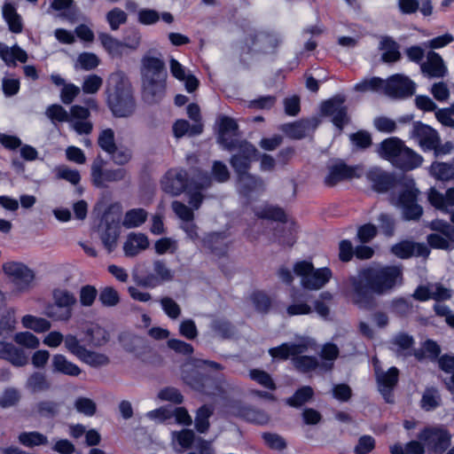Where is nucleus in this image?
<instances>
[{"mask_svg":"<svg viewBox=\"0 0 454 454\" xmlns=\"http://www.w3.org/2000/svg\"><path fill=\"white\" fill-rule=\"evenodd\" d=\"M231 408L235 410L236 416L249 423L263 426L270 420L269 415L264 411L245 405L239 401H234Z\"/></svg>","mask_w":454,"mask_h":454,"instance_id":"21","label":"nucleus"},{"mask_svg":"<svg viewBox=\"0 0 454 454\" xmlns=\"http://www.w3.org/2000/svg\"><path fill=\"white\" fill-rule=\"evenodd\" d=\"M164 192L178 196L191 188V177L184 168L168 169L160 180Z\"/></svg>","mask_w":454,"mask_h":454,"instance_id":"12","label":"nucleus"},{"mask_svg":"<svg viewBox=\"0 0 454 454\" xmlns=\"http://www.w3.org/2000/svg\"><path fill=\"white\" fill-rule=\"evenodd\" d=\"M147 211L144 208H132L125 213L122 224L127 229L141 226L147 220Z\"/></svg>","mask_w":454,"mask_h":454,"instance_id":"37","label":"nucleus"},{"mask_svg":"<svg viewBox=\"0 0 454 454\" xmlns=\"http://www.w3.org/2000/svg\"><path fill=\"white\" fill-rule=\"evenodd\" d=\"M54 303L47 307V316L54 320L68 321L73 306L76 303L74 294L66 289L56 288L52 292Z\"/></svg>","mask_w":454,"mask_h":454,"instance_id":"9","label":"nucleus"},{"mask_svg":"<svg viewBox=\"0 0 454 454\" xmlns=\"http://www.w3.org/2000/svg\"><path fill=\"white\" fill-rule=\"evenodd\" d=\"M440 395L434 387H427L420 400V406L423 410L429 411L440 405Z\"/></svg>","mask_w":454,"mask_h":454,"instance_id":"50","label":"nucleus"},{"mask_svg":"<svg viewBox=\"0 0 454 454\" xmlns=\"http://www.w3.org/2000/svg\"><path fill=\"white\" fill-rule=\"evenodd\" d=\"M19 441L22 445L29 448L48 443L47 436L36 431L20 433Z\"/></svg>","mask_w":454,"mask_h":454,"instance_id":"46","label":"nucleus"},{"mask_svg":"<svg viewBox=\"0 0 454 454\" xmlns=\"http://www.w3.org/2000/svg\"><path fill=\"white\" fill-rule=\"evenodd\" d=\"M98 39L106 51L112 56L121 57L122 55V42L107 33H100Z\"/></svg>","mask_w":454,"mask_h":454,"instance_id":"38","label":"nucleus"},{"mask_svg":"<svg viewBox=\"0 0 454 454\" xmlns=\"http://www.w3.org/2000/svg\"><path fill=\"white\" fill-rule=\"evenodd\" d=\"M86 340L94 347H101L109 340L108 332L98 324L91 325L85 331Z\"/></svg>","mask_w":454,"mask_h":454,"instance_id":"35","label":"nucleus"},{"mask_svg":"<svg viewBox=\"0 0 454 454\" xmlns=\"http://www.w3.org/2000/svg\"><path fill=\"white\" fill-rule=\"evenodd\" d=\"M160 19V12L154 9L143 8L137 12V22L144 26L154 25Z\"/></svg>","mask_w":454,"mask_h":454,"instance_id":"60","label":"nucleus"},{"mask_svg":"<svg viewBox=\"0 0 454 454\" xmlns=\"http://www.w3.org/2000/svg\"><path fill=\"white\" fill-rule=\"evenodd\" d=\"M411 134L419 142L421 150L425 153L431 152L434 144L439 142L440 135L438 131L420 121L413 122Z\"/></svg>","mask_w":454,"mask_h":454,"instance_id":"18","label":"nucleus"},{"mask_svg":"<svg viewBox=\"0 0 454 454\" xmlns=\"http://www.w3.org/2000/svg\"><path fill=\"white\" fill-rule=\"evenodd\" d=\"M106 103L115 118H128L137 109L134 90L129 78L121 72L112 74L106 88Z\"/></svg>","mask_w":454,"mask_h":454,"instance_id":"2","label":"nucleus"},{"mask_svg":"<svg viewBox=\"0 0 454 454\" xmlns=\"http://www.w3.org/2000/svg\"><path fill=\"white\" fill-rule=\"evenodd\" d=\"M60 403L55 401L43 400L35 404L36 413L45 419H53L59 412Z\"/></svg>","mask_w":454,"mask_h":454,"instance_id":"45","label":"nucleus"},{"mask_svg":"<svg viewBox=\"0 0 454 454\" xmlns=\"http://www.w3.org/2000/svg\"><path fill=\"white\" fill-rule=\"evenodd\" d=\"M351 144L358 150H365L372 144L371 134L364 129L351 133L349 135Z\"/></svg>","mask_w":454,"mask_h":454,"instance_id":"52","label":"nucleus"},{"mask_svg":"<svg viewBox=\"0 0 454 454\" xmlns=\"http://www.w3.org/2000/svg\"><path fill=\"white\" fill-rule=\"evenodd\" d=\"M290 298L293 303L286 308V313L290 317L309 315L312 312L311 307L308 304L309 295L304 291L294 287Z\"/></svg>","mask_w":454,"mask_h":454,"instance_id":"24","label":"nucleus"},{"mask_svg":"<svg viewBox=\"0 0 454 454\" xmlns=\"http://www.w3.org/2000/svg\"><path fill=\"white\" fill-rule=\"evenodd\" d=\"M424 446L434 453H443L450 446L451 436L447 429L425 427L418 435Z\"/></svg>","mask_w":454,"mask_h":454,"instance_id":"11","label":"nucleus"},{"mask_svg":"<svg viewBox=\"0 0 454 454\" xmlns=\"http://www.w3.org/2000/svg\"><path fill=\"white\" fill-rule=\"evenodd\" d=\"M366 178L371 184L372 190L379 194L393 192L396 188L404 189L410 181L414 180L404 174L398 175L379 167L370 168L366 173Z\"/></svg>","mask_w":454,"mask_h":454,"instance_id":"6","label":"nucleus"},{"mask_svg":"<svg viewBox=\"0 0 454 454\" xmlns=\"http://www.w3.org/2000/svg\"><path fill=\"white\" fill-rule=\"evenodd\" d=\"M298 225L292 221L286 225H278L273 231L274 240L281 247H292L297 240Z\"/></svg>","mask_w":454,"mask_h":454,"instance_id":"25","label":"nucleus"},{"mask_svg":"<svg viewBox=\"0 0 454 454\" xmlns=\"http://www.w3.org/2000/svg\"><path fill=\"white\" fill-rule=\"evenodd\" d=\"M21 322L25 328L31 329L35 333H45L49 331L51 326L47 319L32 315H25Z\"/></svg>","mask_w":454,"mask_h":454,"instance_id":"43","label":"nucleus"},{"mask_svg":"<svg viewBox=\"0 0 454 454\" xmlns=\"http://www.w3.org/2000/svg\"><path fill=\"white\" fill-rule=\"evenodd\" d=\"M379 48L383 51L381 60L385 63H395L401 59L399 44L391 36H382Z\"/></svg>","mask_w":454,"mask_h":454,"instance_id":"32","label":"nucleus"},{"mask_svg":"<svg viewBox=\"0 0 454 454\" xmlns=\"http://www.w3.org/2000/svg\"><path fill=\"white\" fill-rule=\"evenodd\" d=\"M376 446L375 439L369 434L359 437L356 445L354 448L355 454H369Z\"/></svg>","mask_w":454,"mask_h":454,"instance_id":"63","label":"nucleus"},{"mask_svg":"<svg viewBox=\"0 0 454 454\" xmlns=\"http://www.w3.org/2000/svg\"><path fill=\"white\" fill-rule=\"evenodd\" d=\"M235 173L238 177L239 193L247 199H250L251 195L263 185L262 178L250 174L249 171Z\"/></svg>","mask_w":454,"mask_h":454,"instance_id":"26","label":"nucleus"},{"mask_svg":"<svg viewBox=\"0 0 454 454\" xmlns=\"http://www.w3.org/2000/svg\"><path fill=\"white\" fill-rule=\"evenodd\" d=\"M27 385L34 393L46 391L51 387L46 376L39 372H35L28 377Z\"/></svg>","mask_w":454,"mask_h":454,"instance_id":"51","label":"nucleus"},{"mask_svg":"<svg viewBox=\"0 0 454 454\" xmlns=\"http://www.w3.org/2000/svg\"><path fill=\"white\" fill-rule=\"evenodd\" d=\"M249 376L253 380L270 390H275L277 388L276 383L271 376L263 370L252 369L249 372Z\"/></svg>","mask_w":454,"mask_h":454,"instance_id":"54","label":"nucleus"},{"mask_svg":"<svg viewBox=\"0 0 454 454\" xmlns=\"http://www.w3.org/2000/svg\"><path fill=\"white\" fill-rule=\"evenodd\" d=\"M98 146L106 153H113L116 151L114 132L112 129H103L98 138Z\"/></svg>","mask_w":454,"mask_h":454,"instance_id":"48","label":"nucleus"},{"mask_svg":"<svg viewBox=\"0 0 454 454\" xmlns=\"http://www.w3.org/2000/svg\"><path fill=\"white\" fill-rule=\"evenodd\" d=\"M403 282L401 265L363 267L358 270L356 276H350L348 279L352 303L364 310H372L377 307L375 295L389 294Z\"/></svg>","mask_w":454,"mask_h":454,"instance_id":"1","label":"nucleus"},{"mask_svg":"<svg viewBox=\"0 0 454 454\" xmlns=\"http://www.w3.org/2000/svg\"><path fill=\"white\" fill-rule=\"evenodd\" d=\"M0 58L8 67H16V61L26 63L27 61V53L18 44L12 47L0 43Z\"/></svg>","mask_w":454,"mask_h":454,"instance_id":"29","label":"nucleus"},{"mask_svg":"<svg viewBox=\"0 0 454 454\" xmlns=\"http://www.w3.org/2000/svg\"><path fill=\"white\" fill-rule=\"evenodd\" d=\"M52 371L67 376L76 377L80 375V367L68 361L62 354H56L52 357Z\"/></svg>","mask_w":454,"mask_h":454,"instance_id":"33","label":"nucleus"},{"mask_svg":"<svg viewBox=\"0 0 454 454\" xmlns=\"http://www.w3.org/2000/svg\"><path fill=\"white\" fill-rule=\"evenodd\" d=\"M106 20L111 30L116 31L128 20V14L119 7H114L106 14Z\"/></svg>","mask_w":454,"mask_h":454,"instance_id":"47","label":"nucleus"},{"mask_svg":"<svg viewBox=\"0 0 454 454\" xmlns=\"http://www.w3.org/2000/svg\"><path fill=\"white\" fill-rule=\"evenodd\" d=\"M98 299L105 307H114L120 302V295L112 286L104 287L99 293Z\"/></svg>","mask_w":454,"mask_h":454,"instance_id":"56","label":"nucleus"},{"mask_svg":"<svg viewBox=\"0 0 454 454\" xmlns=\"http://www.w3.org/2000/svg\"><path fill=\"white\" fill-rule=\"evenodd\" d=\"M309 127V121L308 120H300L286 124L284 130L291 138L302 139L306 137Z\"/></svg>","mask_w":454,"mask_h":454,"instance_id":"44","label":"nucleus"},{"mask_svg":"<svg viewBox=\"0 0 454 454\" xmlns=\"http://www.w3.org/2000/svg\"><path fill=\"white\" fill-rule=\"evenodd\" d=\"M3 270L4 274L12 278V282L18 292L28 290L35 279L34 271L22 262H5L3 265Z\"/></svg>","mask_w":454,"mask_h":454,"instance_id":"13","label":"nucleus"},{"mask_svg":"<svg viewBox=\"0 0 454 454\" xmlns=\"http://www.w3.org/2000/svg\"><path fill=\"white\" fill-rule=\"evenodd\" d=\"M292 362L294 368L301 373L310 372L319 366L317 358L313 356H300L299 354L292 357Z\"/></svg>","mask_w":454,"mask_h":454,"instance_id":"40","label":"nucleus"},{"mask_svg":"<svg viewBox=\"0 0 454 454\" xmlns=\"http://www.w3.org/2000/svg\"><path fill=\"white\" fill-rule=\"evenodd\" d=\"M356 176H357L356 167L348 166L344 161H339L329 168L324 183L328 187H333L341 181L350 180Z\"/></svg>","mask_w":454,"mask_h":454,"instance_id":"20","label":"nucleus"},{"mask_svg":"<svg viewBox=\"0 0 454 454\" xmlns=\"http://www.w3.org/2000/svg\"><path fill=\"white\" fill-rule=\"evenodd\" d=\"M302 351V347L300 344L285 342L279 346L270 348L269 354L273 359L287 360L290 356L294 357Z\"/></svg>","mask_w":454,"mask_h":454,"instance_id":"34","label":"nucleus"},{"mask_svg":"<svg viewBox=\"0 0 454 454\" xmlns=\"http://www.w3.org/2000/svg\"><path fill=\"white\" fill-rule=\"evenodd\" d=\"M345 101L346 98L343 95L337 94L322 101L320 104L321 115L332 117L333 124L340 131L350 121Z\"/></svg>","mask_w":454,"mask_h":454,"instance_id":"10","label":"nucleus"},{"mask_svg":"<svg viewBox=\"0 0 454 454\" xmlns=\"http://www.w3.org/2000/svg\"><path fill=\"white\" fill-rule=\"evenodd\" d=\"M4 360L9 361L14 366L21 367L28 363V356L22 348H17L12 344Z\"/></svg>","mask_w":454,"mask_h":454,"instance_id":"57","label":"nucleus"},{"mask_svg":"<svg viewBox=\"0 0 454 454\" xmlns=\"http://www.w3.org/2000/svg\"><path fill=\"white\" fill-rule=\"evenodd\" d=\"M332 276V270L328 267L314 268L309 278L303 282L302 286L308 290H318L330 281Z\"/></svg>","mask_w":454,"mask_h":454,"instance_id":"30","label":"nucleus"},{"mask_svg":"<svg viewBox=\"0 0 454 454\" xmlns=\"http://www.w3.org/2000/svg\"><path fill=\"white\" fill-rule=\"evenodd\" d=\"M399 380V370L395 366L377 375L379 391L387 403H393V391Z\"/></svg>","mask_w":454,"mask_h":454,"instance_id":"22","label":"nucleus"},{"mask_svg":"<svg viewBox=\"0 0 454 454\" xmlns=\"http://www.w3.org/2000/svg\"><path fill=\"white\" fill-rule=\"evenodd\" d=\"M227 235L224 231H211L202 238L201 245L211 254L218 259L227 258L231 241H226Z\"/></svg>","mask_w":454,"mask_h":454,"instance_id":"17","label":"nucleus"},{"mask_svg":"<svg viewBox=\"0 0 454 454\" xmlns=\"http://www.w3.org/2000/svg\"><path fill=\"white\" fill-rule=\"evenodd\" d=\"M390 253L399 259L406 260L413 256L427 257L430 254V249L424 243L403 239L394 244L390 247Z\"/></svg>","mask_w":454,"mask_h":454,"instance_id":"19","label":"nucleus"},{"mask_svg":"<svg viewBox=\"0 0 454 454\" xmlns=\"http://www.w3.org/2000/svg\"><path fill=\"white\" fill-rule=\"evenodd\" d=\"M313 395V388L310 386H303L286 399V403L291 407L299 408L312 399Z\"/></svg>","mask_w":454,"mask_h":454,"instance_id":"39","label":"nucleus"},{"mask_svg":"<svg viewBox=\"0 0 454 454\" xmlns=\"http://www.w3.org/2000/svg\"><path fill=\"white\" fill-rule=\"evenodd\" d=\"M420 192L415 180L410 181L404 189L400 190L396 204L402 209L403 218L406 221H419L423 215V207L418 203Z\"/></svg>","mask_w":454,"mask_h":454,"instance_id":"7","label":"nucleus"},{"mask_svg":"<svg viewBox=\"0 0 454 454\" xmlns=\"http://www.w3.org/2000/svg\"><path fill=\"white\" fill-rule=\"evenodd\" d=\"M106 161L98 156L91 165V181L98 188L106 187V183L118 182L125 178L127 171L124 168L105 169Z\"/></svg>","mask_w":454,"mask_h":454,"instance_id":"14","label":"nucleus"},{"mask_svg":"<svg viewBox=\"0 0 454 454\" xmlns=\"http://www.w3.org/2000/svg\"><path fill=\"white\" fill-rule=\"evenodd\" d=\"M79 359L93 367L107 365L110 362L109 357L106 355L89 349H86L84 354Z\"/></svg>","mask_w":454,"mask_h":454,"instance_id":"53","label":"nucleus"},{"mask_svg":"<svg viewBox=\"0 0 454 454\" xmlns=\"http://www.w3.org/2000/svg\"><path fill=\"white\" fill-rule=\"evenodd\" d=\"M277 102V97L273 95L260 96L248 101L247 107L256 110H270Z\"/></svg>","mask_w":454,"mask_h":454,"instance_id":"55","label":"nucleus"},{"mask_svg":"<svg viewBox=\"0 0 454 454\" xmlns=\"http://www.w3.org/2000/svg\"><path fill=\"white\" fill-rule=\"evenodd\" d=\"M431 172L437 180H454V164L450 162L434 161L431 165Z\"/></svg>","mask_w":454,"mask_h":454,"instance_id":"42","label":"nucleus"},{"mask_svg":"<svg viewBox=\"0 0 454 454\" xmlns=\"http://www.w3.org/2000/svg\"><path fill=\"white\" fill-rule=\"evenodd\" d=\"M141 74L143 90L145 100L156 103L161 99L166 88V67L162 59L144 56L142 60Z\"/></svg>","mask_w":454,"mask_h":454,"instance_id":"3","label":"nucleus"},{"mask_svg":"<svg viewBox=\"0 0 454 454\" xmlns=\"http://www.w3.org/2000/svg\"><path fill=\"white\" fill-rule=\"evenodd\" d=\"M423 157L413 149L405 145L398 160H395V168L403 171H411L419 168L423 163Z\"/></svg>","mask_w":454,"mask_h":454,"instance_id":"27","label":"nucleus"},{"mask_svg":"<svg viewBox=\"0 0 454 454\" xmlns=\"http://www.w3.org/2000/svg\"><path fill=\"white\" fill-rule=\"evenodd\" d=\"M262 438L265 444L271 450H283L286 448V442L278 434L265 432L262 433Z\"/></svg>","mask_w":454,"mask_h":454,"instance_id":"64","label":"nucleus"},{"mask_svg":"<svg viewBox=\"0 0 454 454\" xmlns=\"http://www.w3.org/2000/svg\"><path fill=\"white\" fill-rule=\"evenodd\" d=\"M385 92L394 98H407L415 93L416 85L413 81L403 74L390 76L384 85Z\"/></svg>","mask_w":454,"mask_h":454,"instance_id":"16","label":"nucleus"},{"mask_svg":"<svg viewBox=\"0 0 454 454\" xmlns=\"http://www.w3.org/2000/svg\"><path fill=\"white\" fill-rule=\"evenodd\" d=\"M421 68L428 76L436 78L444 76L447 71L442 58L435 51L428 52L427 63L424 64Z\"/></svg>","mask_w":454,"mask_h":454,"instance_id":"31","label":"nucleus"},{"mask_svg":"<svg viewBox=\"0 0 454 454\" xmlns=\"http://www.w3.org/2000/svg\"><path fill=\"white\" fill-rule=\"evenodd\" d=\"M141 33L137 28H129L123 36V48L137 50L141 44Z\"/></svg>","mask_w":454,"mask_h":454,"instance_id":"62","label":"nucleus"},{"mask_svg":"<svg viewBox=\"0 0 454 454\" xmlns=\"http://www.w3.org/2000/svg\"><path fill=\"white\" fill-rule=\"evenodd\" d=\"M255 309L260 313H268L272 305L271 298L263 291L256 290L251 294Z\"/></svg>","mask_w":454,"mask_h":454,"instance_id":"49","label":"nucleus"},{"mask_svg":"<svg viewBox=\"0 0 454 454\" xmlns=\"http://www.w3.org/2000/svg\"><path fill=\"white\" fill-rule=\"evenodd\" d=\"M390 454H425V446L422 442L411 440L403 445L396 442L390 446Z\"/></svg>","mask_w":454,"mask_h":454,"instance_id":"36","label":"nucleus"},{"mask_svg":"<svg viewBox=\"0 0 454 454\" xmlns=\"http://www.w3.org/2000/svg\"><path fill=\"white\" fill-rule=\"evenodd\" d=\"M237 150L230 159V164L235 172H247L252 163L259 160L260 153L256 147L247 139H239L234 143L231 151Z\"/></svg>","mask_w":454,"mask_h":454,"instance_id":"8","label":"nucleus"},{"mask_svg":"<svg viewBox=\"0 0 454 454\" xmlns=\"http://www.w3.org/2000/svg\"><path fill=\"white\" fill-rule=\"evenodd\" d=\"M405 145V143L397 137H387L380 144L378 153L382 159L389 161L395 167V160L400 158Z\"/></svg>","mask_w":454,"mask_h":454,"instance_id":"23","label":"nucleus"},{"mask_svg":"<svg viewBox=\"0 0 454 454\" xmlns=\"http://www.w3.org/2000/svg\"><path fill=\"white\" fill-rule=\"evenodd\" d=\"M74 408L79 413L91 417L97 411L95 402L88 397L80 396L74 402Z\"/></svg>","mask_w":454,"mask_h":454,"instance_id":"59","label":"nucleus"},{"mask_svg":"<svg viewBox=\"0 0 454 454\" xmlns=\"http://www.w3.org/2000/svg\"><path fill=\"white\" fill-rule=\"evenodd\" d=\"M97 231L105 247L109 252L113 251L121 232V208L117 204H110L106 207L99 218Z\"/></svg>","mask_w":454,"mask_h":454,"instance_id":"5","label":"nucleus"},{"mask_svg":"<svg viewBox=\"0 0 454 454\" xmlns=\"http://www.w3.org/2000/svg\"><path fill=\"white\" fill-rule=\"evenodd\" d=\"M98 296V290L94 286H82L79 292L80 303L83 307H90L93 305Z\"/></svg>","mask_w":454,"mask_h":454,"instance_id":"61","label":"nucleus"},{"mask_svg":"<svg viewBox=\"0 0 454 454\" xmlns=\"http://www.w3.org/2000/svg\"><path fill=\"white\" fill-rule=\"evenodd\" d=\"M253 211L254 215L259 219L278 222L282 224L287 223L286 211L278 206L266 203L260 207H254Z\"/></svg>","mask_w":454,"mask_h":454,"instance_id":"28","label":"nucleus"},{"mask_svg":"<svg viewBox=\"0 0 454 454\" xmlns=\"http://www.w3.org/2000/svg\"><path fill=\"white\" fill-rule=\"evenodd\" d=\"M280 43V38L273 32L250 29L242 40L239 61L244 67L248 68V59L257 55L274 54Z\"/></svg>","mask_w":454,"mask_h":454,"instance_id":"4","label":"nucleus"},{"mask_svg":"<svg viewBox=\"0 0 454 454\" xmlns=\"http://www.w3.org/2000/svg\"><path fill=\"white\" fill-rule=\"evenodd\" d=\"M216 141L223 149L231 152L234 143L239 140V124L235 119L221 115L217 118Z\"/></svg>","mask_w":454,"mask_h":454,"instance_id":"15","label":"nucleus"},{"mask_svg":"<svg viewBox=\"0 0 454 454\" xmlns=\"http://www.w3.org/2000/svg\"><path fill=\"white\" fill-rule=\"evenodd\" d=\"M213 415V409L207 405H201L196 411L195 428L198 433L205 434L208 431L210 423L209 418Z\"/></svg>","mask_w":454,"mask_h":454,"instance_id":"41","label":"nucleus"},{"mask_svg":"<svg viewBox=\"0 0 454 454\" xmlns=\"http://www.w3.org/2000/svg\"><path fill=\"white\" fill-rule=\"evenodd\" d=\"M212 328L223 339H230L234 335V325L226 319H218L213 322Z\"/></svg>","mask_w":454,"mask_h":454,"instance_id":"58","label":"nucleus"}]
</instances>
